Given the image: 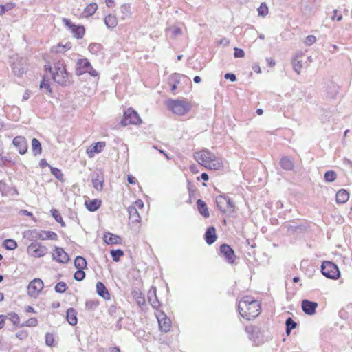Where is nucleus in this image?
<instances>
[{"instance_id":"nucleus-51","label":"nucleus","mask_w":352,"mask_h":352,"mask_svg":"<svg viewBox=\"0 0 352 352\" xmlns=\"http://www.w3.org/2000/svg\"><path fill=\"white\" fill-rule=\"evenodd\" d=\"M85 277V273L83 270H78L74 275V278L77 281L82 280Z\"/></svg>"},{"instance_id":"nucleus-17","label":"nucleus","mask_w":352,"mask_h":352,"mask_svg":"<svg viewBox=\"0 0 352 352\" xmlns=\"http://www.w3.org/2000/svg\"><path fill=\"white\" fill-rule=\"evenodd\" d=\"M10 63L14 75L20 77L22 74V63L21 58L17 55L16 56L11 57Z\"/></svg>"},{"instance_id":"nucleus-35","label":"nucleus","mask_w":352,"mask_h":352,"mask_svg":"<svg viewBox=\"0 0 352 352\" xmlns=\"http://www.w3.org/2000/svg\"><path fill=\"white\" fill-rule=\"evenodd\" d=\"M74 265L78 270H84L87 267V261L82 256H78L75 258Z\"/></svg>"},{"instance_id":"nucleus-13","label":"nucleus","mask_w":352,"mask_h":352,"mask_svg":"<svg viewBox=\"0 0 352 352\" xmlns=\"http://www.w3.org/2000/svg\"><path fill=\"white\" fill-rule=\"evenodd\" d=\"M157 321L159 324L160 330L162 332L166 333L170 330L171 328V321L164 314V313L160 314L157 316Z\"/></svg>"},{"instance_id":"nucleus-57","label":"nucleus","mask_w":352,"mask_h":352,"mask_svg":"<svg viewBox=\"0 0 352 352\" xmlns=\"http://www.w3.org/2000/svg\"><path fill=\"white\" fill-rule=\"evenodd\" d=\"M13 6V3H7L3 6H0V15L3 14L6 11L10 10Z\"/></svg>"},{"instance_id":"nucleus-7","label":"nucleus","mask_w":352,"mask_h":352,"mask_svg":"<svg viewBox=\"0 0 352 352\" xmlns=\"http://www.w3.org/2000/svg\"><path fill=\"white\" fill-rule=\"evenodd\" d=\"M47 248L36 241L31 243L27 248L28 254L34 258L43 257L47 254Z\"/></svg>"},{"instance_id":"nucleus-5","label":"nucleus","mask_w":352,"mask_h":352,"mask_svg":"<svg viewBox=\"0 0 352 352\" xmlns=\"http://www.w3.org/2000/svg\"><path fill=\"white\" fill-rule=\"evenodd\" d=\"M321 272L327 278L333 280L340 276L338 267L331 261H325L322 263Z\"/></svg>"},{"instance_id":"nucleus-24","label":"nucleus","mask_w":352,"mask_h":352,"mask_svg":"<svg viewBox=\"0 0 352 352\" xmlns=\"http://www.w3.org/2000/svg\"><path fill=\"white\" fill-rule=\"evenodd\" d=\"M302 56V53H300L299 54H296V56H294L292 60L293 69L298 74H300L301 69L302 68V60L299 59Z\"/></svg>"},{"instance_id":"nucleus-28","label":"nucleus","mask_w":352,"mask_h":352,"mask_svg":"<svg viewBox=\"0 0 352 352\" xmlns=\"http://www.w3.org/2000/svg\"><path fill=\"white\" fill-rule=\"evenodd\" d=\"M101 201L100 199H94L85 201L87 209L90 212L96 211L101 206Z\"/></svg>"},{"instance_id":"nucleus-34","label":"nucleus","mask_w":352,"mask_h":352,"mask_svg":"<svg viewBox=\"0 0 352 352\" xmlns=\"http://www.w3.org/2000/svg\"><path fill=\"white\" fill-rule=\"evenodd\" d=\"M32 149L34 155L41 154L42 148L40 142L36 138L32 140Z\"/></svg>"},{"instance_id":"nucleus-19","label":"nucleus","mask_w":352,"mask_h":352,"mask_svg":"<svg viewBox=\"0 0 352 352\" xmlns=\"http://www.w3.org/2000/svg\"><path fill=\"white\" fill-rule=\"evenodd\" d=\"M246 331L250 335V338L256 344H259L261 342L258 340V334L260 329L257 326H250L246 327Z\"/></svg>"},{"instance_id":"nucleus-3","label":"nucleus","mask_w":352,"mask_h":352,"mask_svg":"<svg viewBox=\"0 0 352 352\" xmlns=\"http://www.w3.org/2000/svg\"><path fill=\"white\" fill-rule=\"evenodd\" d=\"M166 106L173 113L184 116L191 109L190 103L186 100L170 99L166 102Z\"/></svg>"},{"instance_id":"nucleus-37","label":"nucleus","mask_w":352,"mask_h":352,"mask_svg":"<svg viewBox=\"0 0 352 352\" xmlns=\"http://www.w3.org/2000/svg\"><path fill=\"white\" fill-rule=\"evenodd\" d=\"M105 142H98L94 144L93 147L89 151L90 156L92 153H101L102 149L105 147Z\"/></svg>"},{"instance_id":"nucleus-50","label":"nucleus","mask_w":352,"mask_h":352,"mask_svg":"<svg viewBox=\"0 0 352 352\" xmlns=\"http://www.w3.org/2000/svg\"><path fill=\"white\" fill-rule=\"evenodd\" d=\"M51 173L56 177L58 180H62L63 177V174L61 170L55 167H50Z\"/></svg>"},{"instance_id":"nucleus-1","label":"nucleus","mask_w":352,"mask_h":352,"mask_svg":"<svg viewBox=\"0 0 352 352\" xmlns=\"http://www.w3.org/2000/svg\"><path fill=\"white\" fill-rule=\"evenodd\" d=\"M261 305L258 300H254L252 296H246L239 302L238 310L240 315L250 320L258 316L261 312Z\"/></svg>"},{"instance_id":"nucleus-46","label":"nucleus","mask_w":352,"mask_h":352,"mask_svg":"<svg viewBox=\"0 0 352 352\" xmlns=\"http://www.w3.org/2000/svg\"><path fill=\"white\" fill-rule=\"evenodd\" d=\"M3 246L7 250H12L17 247V243L13 239H6L3 241Z\"/></svg>"},{"instance_id":"nucleus-30","label":"nucleus","mask_w":352,"mask_h":352,"mask_svg":"<svg viewBox=\"0 0 352 352\" xmlns=\"http://www.w3.org/2000/svg\"><path fill=\"white\" fill-rule=\"evenodd\" d=\"M280 165L285 170H292L294 168V162L287 156H284L280 159Z\"/></svg>"},{"instance_id":"nucleus-22","label":"nucleus","mask_w":352,"mask_h":352,"mask_svg":"<svg viewBox=\"0 0 352 352\" xmlns=\"http://www.w3.org/2000/svg\"><path fill=\"white\" fill-rule=\"evenodd\" d=\"M96 292L100 296L102 297L105 300L110 298V294L104 283L102 282H98L96 283Z\"/></svg>"},{"instance_id":"nucleus-25","label":"nucleus","mask_w":352,"mask_h":352,"mask_svg":"<svg viewBox=\"0 0 352 352\" xmlns=\"http://www.w3.org/2000/svg\"><path fill=\"white\" fill-rule=\"evenodd\" d=\"M197 207L199 212L205 218H208L210 213L208 208L205 201L201 199H198L197 201Z\"/></svg>"},{"instance_id":"nucleus-31","label":"nucleus","mask_w":352,"mask_h":352,"mask_svg":"<svg viewBox=\"0 0 352 352\" xmlns=\"http://www.w3.org/2000/svg\"><path fill=\"white\" fill-rule=\"evenodd\" d=\"M39 239L56 241L58 239V235L56 232L52 231L41 230Z\"/></svg>"},{"instance_id":"nucleus-55","label":"nucleus","mask_w":352,"mask_h":352,"mask_svg":"<svg viewBox=\"0 0 352 352\" xmlns=\"http://www.w3.org/2000/svg\"><path fill=\"white\" fill-rule=\"evenodd\" d=\"M54 335L50 333H47L45 334V343L47 346H52L54 344Z\"/></svg>"},{"instance_id":"nucleus-29","label":"nucleus","mask_w":352,"mask_h":352,"mask_svg":"<svg viewBox=\"0 0 352 352\" xmlns=\"http://www.w3.org/2000/svg\"><path fill=\"white\" fill-rule=\"evenodd\" d=\"M40 89L45 94L50 95L52 93L50 80L46 77L43 76L42 80L40 82Z\"/></svg>"},{"instance_id":"nucleus-45","label":"nucleus","mask_w":352,"mask_h":352,"mask_svg":"<svg viewBox=\"0 0 352 352\" xmlns=\"http://www.w3.org/2000/svg\"><path fill=\"white\" fill-rule=\"evenodd\" d=\"M99 305L98 300H88L85 302V308L89 311L95 310Z\"/></svg>"},{"instance_id":"nucleus-27","label":"nucleus","mask_w":352,"mask_h":352,"mask_svg":"<svg viewBox=\"0 0 352 352\" xmlns=\"http://www.w3.org/2000/svg\"><path fill=\"white\" fill-rule=\"evenodd\" d=\"M6 316V319H8L12 324V329L14 330L20 327V317L14 312L8 313Z\"/></svg>"},{"instance_id":"nucleus-11","label":"nucleus","mask_w":352,"mask_h":352,"mask_svg":"<svg viewBox=\"0 0 352 352\" xmlns=\"http://www.w3.org/2000/svg\"><path fill=\"white\" fill-rule=\"evenodd\" d=\"M220 253L225 257L226 261L232 264L234 263L236 255L233 249L228 244H222L220 246Z\"/></svg>"},{"instance_id":"nucleus-48","label":"nucleus","mask_w":352,"mask_h":352,"mask_svg":"<svg viewBox=\"0 0 352 352\" xmlns=\"http://www.w3.org/2000/svg\"><path fill=\"white\" fill-rule=\"evenodd\" d=\"M41 230L34 229L32 230H29L28 234H24L23 237H25L28 236L30 238H31L32 240L33 239H39V235H41Z\"/></svg>"},{"instance_id":"nucleus-15","label":"nucleus","mask_w":352,"mask_h":352,"mask_svg":"<svg viewBox=\"0 0 352 352\" xmlns=\"http://www.w3.org/2000/svg\"><path fill=\"white\" fill-rule=\"evenodd\" d=\"M53 259L60 263H66L69 261V256L62 248L56 247L52 253Z\"/></svg>"},{"instance_id":"nucleus-56","label":"nucleus","mask_w":352,"mask_h":352,"mask_svg":"<svg viewBox=\"0 0 352 352\" xmlns=\"http://www.w3.org/2000/svg\"><path fill=\"white\" fill-rule=\"evenodd\" d=\"M38 324V320L36 318H31L23 322V326L25 325L27 327H36Z\"/></svg>"},{"instance_id":"nucleus-26","label":"nucleus","mask_w":352,"mask_h":352,"mask_svg":"<svg viewBox=\"0 0 352 352\" xmlns=\"http://www.w3.org/2000/svg\"><path fill=\"white\" fill-rule=\"evenodd\" d=\"M104 241L107 244H118L121 242V238L118 235L107 232L104 235Z\"/></svg>"},{"instance_id":"nucleus-42","label":"nucleus","mask_w":352,"mask_h":352,"mask_svg":"<svg viewBox=\"0 0 352 352\" xmlns=\"http://www.w3.org/2000/svg\"><path fill=\"white\" fill-rule=\"evenodd\" d=\"M110 254L112 256L113 261L115 262H118L120 259V257L124 255V252L120 249L112 250H111Z\"/></svg>"},{"instance_id":"nucleus-23","label":"nucleus","mask_w":352,"mask_h":352,"mask_svg":"<svg viewBox=\"0 0 352 352\" xmlns=\"http://www.w3.org/2000/svg\"><path fill=\"white\" fill-rule=\"evenodd\" d=\"M349 194L344 189L339 190L337 192L336 195V202H337V204H340L346 203L349 200Z\"/></svg>"},{"instance_id":"nucleus-6","label":"nucleus","mask_w":352,"mask_h":352,"mask_svg":"<svg viewBox=\"0 0 352 352\" xmlns=\"http://www.w3.org/2000/svg\"><path fill=\"white\" fill-rule=\"evenodd\" d=\"M216 204L218 209L223 213H232L235 209L234 202L224 194L216 197Z\"/></svg>"},{"instance_id":"nucleus-18","label":"nucleus","mask_w":352,"mask_h":352,"mask_svg":"<svg viewBox=\"0 0 352 352\" xmlns=\"http://www.w3.org/2000/svg\"><path fill=\"white\" fill-rule=\"evenodd\" d=\"M148 299L150 302L151 305L153 309H157L160 306L161 303L159 301L156 295V288L153 287L148 292Z\"/></svg>"},{"instance_id":"nucleus-12","label":"nucleus","mask_w":352,"mask_h":352,"mask_svg":"<svg viewBox=\"0 0 352 352\" xmlns=\"http://www.w3.org/2000/svg\"><path fill=\"white\" fill-rule=\"evenodd\" d=\"M104 176L101 170H96L91 179V182L94 188L98 191L103 189Z\"/></svg>"},{"instance_id":"nucleus-33","label":"nucleus","mask_w":352,"mask_h":352,"mask_svg":"<svg viewBox=\"0 0 352 352\" xmlns=\"http://www.w3.org/2000/svg\"><path fill=\"white\" fill-rule=\"evenodd\" d=\"M129 214V219L133 222H140L141 217L138 212V210L135 206H131L128 208Z\"/></svg>"},{"instance_id":"nucleus-10","label":"nucleus","mask_w":352,"mask_h":352,"mask_svg":"<svg viewBox=\"0 0 352 352\" xmlns=\"http://www.w3.org/2000/svg\"><path fill=\"white\" fill-rule=\"evenodd\" d=\"M63 22L65 26L68 27L74 34L76 38H82L85 33V30L82 25H76L72 23V21L66 18L63 19Z\"/></svg>"},{"instance_id":"nucleus-2","label":"nucleus","mask_w":352,"mask_h":352,"mask_svg":"<svg viewBox=\"0 0 352 352\" xmlns=\"http://www.w3.org/2000/svg\"><path fill=\"white\" fill-rule=\"evenodd\" d=\"M195 160L201 165L210 170H220L223 168L222 160L208 149L195 152Z\"/></svg>"},{"instance_id":"nucleus-63","label":"nucleus","mask_w":352,"mask_h":352,"mask_svg":"<svg viewBox=\"0 0 352 352\" xmlns=\"http://www.w3.org/2000/svg\"><path fill=\"white\" fill-rule=\"evenodd\" d=\"M6 315L0 314V329H1L4 327L5 322H6Z\"/></svg>"},{"instance_id":"nucleus-4","label":"nucleus","mask_w":352,"mask_h":352,"mask_svg":"<svg viewBox=\"0 0 352 352\" xmlns=\"http://www.w3.org/2000/svg\"><path fill=\"white\" fill-rule=\"evenodd\" d=\"M52 76L53 80L61 86H67L70 84L69 74L60 60L54 64V71L52 72Z\"/></svg>"},{"instance_id":"nucleus-43","label":"nucleus","mask_w":352,"mask_h":352,"mask_svg":"<svg viewBox=\"0 0 352 352\" xmlns=\"http://www.w3.org/2000/svg\"><path fill=\"white\" fill-rule=\"evenodd\" d=\"M324 180L327 182H333L337 178V174L334 170H328L324 173Z\"/></svg>"},{"instance_id":"nucleus-21","label":"nucleus","mask_w":352,"mask_h":352,"mask_svg":"<svg viewBox=\"0 0 352 352\" xmlns=\"http://www.w3.org/2000/svg\"><path fill=\"white\" fill-rule=\"evenodd\" d=\"M66 319L69 324L74 326L77 324V312L74 308H69L66 312Z\"/></svg>"},{"instance_id":"nucleus-20","label":"nucleus","mask_w":352,"mask_h":352,"mask_svg":"<svg viewBox=\"0 0 352 352\" xmlns=\"http://www.w3.org/2000/svg\"><path fill=\"white\" fill-rule=\"evenodd\" d=\"M204 237L206 242L208 245L214 243L217 239L215 228L213 226L208 228L205 233Z\"/></svg>"},{"instance_id":"nucleus-36","label":"nucleus","mask_w":352,"mask_h":352,"mask_svg":"<svg viewBox=\"0 0 352 352\" xmlns=\"http://www.w3.org/2000/svg\"><path fill=\"white\" fill-rule=\"evenodd\" d=\"M98 9V5L96 3H91L87 5L84 9V14L86 16H92Z\"/></svg>"},{"instance_id":"nucleus-64","label":"nucleus","mask_w":352,"mask_h":352,"mask_svg":"<svg viewBox=\"0 0 352 352\" xmlns=\"http://www.w3.org/2000/svg\"><path fill=\"white\" fill-rule=\"evenodd\" d=\"M116 309H117V307H116L115 305H111V306L109 307L108 313H109L111 316H113V314L116 312Z\"/></svg>"},{"instance_id":"nucleus-39","label":"nucleus","mask_w":352,"mask_h":352,"mask_svg":"<svg viewBox=\"0 0 352 352\" xmlns=\"http://www.w3.org/2000/svg\"><path fill=\"white\" fill-rule=\"evenodd\" d=\"M338 87L335 83L331 82L327 90L329 97L334 98L338 93Z\"/></svg>"},{"instance_id":"nucleus-53","label":"nucleus","mask_w":352,"mask_h":352,"mask_svg":"<svg viewBox=\"0 0 352 352\" xmlns=\"http://www.w3.org/2000/svg\"><path fill=\"white\" fill-rule=\"evenodd\" d=\"M13 145L19 148V153L22 154V149L21 148V144L22 143V138L21 136H17L13 140Z\"/></svg>"},{"instance_id":"nucleus-8","label":"nucleus","mask_w":352,"mask_h":352,"mask_svg":"<svg viewBox=\"0 0 352 352\" xmlns=\"http://www.w3.org/2000/svg\"><path fill=\"white\" fill-rule=\"evenodd\" d=\"M142 120L137 111L131 108H129L124 112L123 118L121 120V124L127 126L129 124H139Z\"/></svg>"},{"instance_id":"nucleus-14","label":"nucleus","mask_w":352,"mask_h":352,"mask_svg":"<svg viewBox=\"0 0 352 352\" xmlns=\"http://www.w3.org/2000/svg\"><path fill=\"white\" fill-rule=\"evenodd\" d=\"M318 304L316 302L305 299L301 302L302 311L307 315L311 316L316 313Z\"/></svg>"},{"instance_id":"nucleus-60","label":"nucleus","mask_w":352,"mask_h":352,"mask_svg":"<svg viewBox=\"0 0 352 352\" xmlns=\"http://www.w3.org/2000/svg\"><path fill=\"white\" fill-rule=\"evenodd\" d=\"M224 78L227 80H230L231 82H234L236 80V76L234 74L232 73H227L225 74Z\"/></svg>"},{"instance_id":"nucleus-9","label":"nucleus","mask_w":352,"mask_h":352,"mask_svg":"<svg viewBox=\"0 0 352 352\" xmlns=\"http://www.w3.org/2000/svg\"><path fill=\"white\" fill-rule=\"evenodd\" d=\"M43 288V283L40 278L32 280L28 286V294L30 296L36 298Z\"/></svg>"},{"instance_id":"nucleus-47","label":"nucleus","mask_w":352,"mask_h":352,"mask_svg":"<svg viewBox=\"0 0 352 352\" xmlns=\"http://www.w3.org/2000/svg\"><path fill=\"white\" fill-rule=\"evenodd\" d=\"M133 297L135 298L139 306L142 307L145 305V298L141 292H134Z\"/></svg>"},{"instance_id":"nucleus-49","label":"nucleus","mask_w":352,"mask_h":352,"mask_svg":"<svg viewBox=\"0 0 352 352\" xmlns=\"http://www.w3.org/2000/svg\"><path fill=\"white\" fill-rule=\"evenodd\" d=\"M67 289V284L65 282H58L54 287L56 292L63 294Z\"/></svg>"},{"instance_id":"nucleus-41","label":"nucleus","mask_w":352,"mask_h":352,"mask_svg":"<svg viewBox=\"0 0 352 352\" xmlns=\"http://www.w3.org/2000/svg\"><path fill=\"white\" fill-rule=\"evenodd\" d=\"M51 214L55 219V221L58 223H59L62 227L65 226V223L60 214V212L56 209H52L51 210Z\"/></svg>"},{"instance_id":"nucleus-40","label":"nucleus","mask_w":352,"mask_h":352,"mask_svg":"<svg viewBox=\"0 0 352 352\" xmlns=\"http://www.w3.org/2000/svg\"><path fill=\"white\" fill-rule=\"evenodd\" d=\"M285 326L286 333L287 335H289L291 331L296 327L297 323L292 318L289 317L285 321Z\"/></svg>"},{"instance_id":"nucleus-59","label":"nucleus","mask_w":352,"mask_h":352,"mask_svg":"<svg viewBox=\"0 0 352 352\" xmlns=\"http://www.w3.org/2000/svg\"><path fill=\"white\" fill-rule=\"evenodd\" d=\"M316 41V38L314 35H309L306 37L305 43L307 45H311Z\"/></svg>"},{"instance_id":"nucleus-52","label":"nucleus","mask_w":352,"mask_h":352,"mask_svg":"<svg viewBox=\"0 0 352 352\" xmlns=\"http://www.w3.org/2000/svg\"><path fill=\"white\" fill-rule=\"evenodd\" d=\"M268 13V8L265 3H261L258 8V14L260 16H265Z\"/></svg>"},{"instance_id":"nucleus-54","label":"nucleus","mask_w":352,"mask_h":352,"mask_svg":"<svg viewBox=\"0 0 352 352\" xmlns=\"http://www.w3.org/2000/svg\"><path fill=\"white\" fill-rule=\"evenodd\" d=\"M120 10L124 16H129L131 15V8L129 4H123Z\"/></svg>"},{"instance_id":"nucleus-16","label":"nucleus","mask_w":352,"mask_h":352,"mask_svg":"<svg viewBox=\"0 0 352 352\" xmlns=\"http://www.w3.org/2000/svg\"><path fill=\"white\" fill-rule=\"evenodd\" d=\"M91 63L87 58L79 59L77 61L76 74L78 76H80L85 73H87L89 68H91Z\"/></svg>"},{"instance_id":"nucleus-58","label":"nucleus","mask_w":352,"mask_h":352,"mask_svg":"<svg viewBox=\"0 0 352 352\" xmlns=\"http://www.w3.org/2000/svg\"><path fill=\"white\" fill-rule=\"evenodd\" d=\"M244 56L245 52L242 49L238 47L234 48V56L235 58H243Z\"/></svg>"},{"instance_id":"nucleus-62","label":"nucleus","mask_w":352,"mask_h":352,"mask_svg":"<svg viewBox=\"0 0 352 352\" xmlns=\"http://www.w3.org/2000/svg\"><path fill=\"white\" fill-rule=\"evenodd\" d=\"M252 69L256 72V73H258V74H260L261 73V67L258 65V63H255L252 65Z\"/></svg>"},{"instance_id":"nucleus-61","label":"nucleus","mask_w":352,"mask_h":352,"mask_svg":"<svg viewBox=\"0 0 352 352\" xmlns=\"http://www.w3.org/2000/svg\"><path fill=\"white\" fill-rule=\"evenodd\" d=\"M171 78L174 81V83H176L177 85L180 82L181 75L179 74H175L172 76Z\"/></svg>"},{"instance_id":"nucleus-44","label":"nucleus","mask_w":352,"mask_h":352,"mask_svg":"<svg viewBox=\"0 0 352 352\" xmlns=\"http://www.w3.org/2000/svg\"><path fill=\"white\" fill-rule=\"evenodd\" d=\"M71 47L72 45L70 43H68L66 45L58 44V45L54 47V51L56 53H64Z\"/></svg>"},{"instance_id":"nucleus-38","label":"nucleus","mask_w":352,"mask_h":352,"mask_svg":"<svg viewBox=\"0 0 352 352\" xmlns=\"http://www.w3.org/2000/svg\"><path fill=\"white\" fill-rule=\"evenodd\" d=\"M88 49L91 54L98 55L102 51V46L100 43H91L89 44Z\"/></svg>"},{"instance_id":"nucleus-32","label":"nucleus","mask_w":352,"mask_h":352,"mask_svg":"<svg viewBox=\"0 0 352 352\" xmlns=\"http://www.w3.org/2000/svg\"><path fill=\"white\" fill-rule=\"evenodd\" d=\"M104 23L109 29H113L118 25V20L115 15L108 14L104 17Z\"/></svg>"}]
</instances>
